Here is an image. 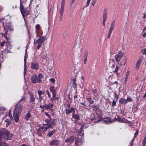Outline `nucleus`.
Masks as SVG:
<instances>
[{
  "label": "nucleus",
  "mask_w": 146,
  "mask_h": 146,
  "mask_svg": "<svg viewBox=\"0 0 146 146\" xmlns=\"http://www.w3.org/2000/svg\"><path fill=\"white\" fill-rule=\"evenodd\" d=\"M37 134L39 136H41L42 134L41 133V130L40 129H39L37 130Z\"/></svg>",
  "instance_id": "09e8293b"
},
{
  "label": "nucleus",
  "mask_w": 146,
  "mask_h": 146,
  "mask_svg": "<svg viewBox=\"0 0 146 146\" xmlns=\"http://www.w3.org/2000/svg\"><path fill=\"white\" fill-rule=\"evenodd\" d=\"M51 120H50V119H46L45 120V121L46 122V124H43V125H47L49 124V123L50 122V121Z\"/></svg>",
  "instance_id": "ea45409f"
},
{
  "label": "nucleus",
  "mask_w": 146,
  "mask_h": 146,
  "mask_svg": "<svg viewBox=\"0 0 146 146\" xmlns=\"http://www.w3.org/2000/svg\"><path fill=\"white\" fill-rule=\"evenodd\" d=\"M31 116V115L29 112H28L27 115H26L25 117V119L27 120H28L29 118Z\"/></svg>",
  "instance_id": "c756f323"
},
{
  "label": "nucleus",
  "mask_w": 146,
  "mask_h": 146,
  "mask_svg": "<svg viewBox=\"0 0 146 146\" xmlns=\"http://www.w3.org/2000/svg\"><path fill=\"white\" fill-rule=\"evenodd\" d=\"M120 68L118 66H117L116 67L115 69L113 71V72H117L119 70Z\"/></svg>",
  "instance_id": "a19ab883"
},
{
  "label": "nucleus",
  "mask_w": 146,
  "mask_h": 146,
  "mask_svg": "<svg viewBox=\"0 0 146 146\" xmlns=\"http://www.w3.org/2000/svg\"><path fill=\"white\" fill-rule=\"evenodd\" d=\"M60 144V141L58 140H54L50 143L51 146L58 145Z\"/></svg>",
  "instance_id": "dca6fc26"
},
{
  "label": "nucleus",
  "mask_w": 146,
  "mask_h": 146,
  "mask_svg": "<svg viewBox=\"0 0 146 146\" xmlns=\"http://www.w3.org/2000/svg\"><path fill=\"white\" fill-rule=\"evenodd\" d=\"M146 142V139H145V138H144L142 142V146H145Z\"/></svg>",
  "instance_id": "49530a36"
},
{
  "label": "nucleus",
  "mask_w": 146,
  "mask_h": 146,
  "mask_svg": "<svg viewBox=\"0 0 146 146\" xmlns=\"http://www.w3.org/2000/svg\"><path fill=\"white\" fill-rule=\"evenodd\" d=\"M123 54L122 53L121 51H119L118 52V54L115 56V58L116 61L118 63L119 62L120 60L122 58Z\"/></svg>",
  "instance_id": "1a4fd4ad"
},
{
  "label": "nucleus",
  "mask_w": 146,
  "mask_h": 146,
  "mask_svg": "<svg viewBox=\"0 0 146 146\" xmlns=\"http://www.w3.org/2000/svg\"><path fill=\"white\" fill-rule=\"evenodd\" d=\"M74 110V111L75 110V109L74 108L72 107H71L69 109H66L65 110L66 113V114L70 113H71L72 111L73 112Z\"/></svg>",
  "instance_id": "412c9836"
},
{
  "label": "nucleus",
  "mask_w": 146,
  "mask_h": 146,
  "mask_svg": "<svg viewBox=\"0 0 146 146\" xmlns=\"http://www.w3.org/2000/svg\"><path fill=\"white\" fill-rule=\"evenodd\" d=\"M92 107H93V110L96 112L99 110V109L96 106L93 105Z\"/></svg>",
  "instance_id": "2f4dec72"
},
{
  "label": "nucleus",
  "mask_w": 146,
  "mask_h": 146,
  "mask_svg": "<svg viewBox=\"0 0 146 146\" xmlns=\"http://www.w3.org/2000/svg\"><path fill=\"white\" fill-rule=\"evenodd\" d=\"M56 119H53L50 122L49 125L51 127V128H53L56 125Z\"/></svg>",
  "instance_id": "aec40b11"
},
{
  "label": "nucleus",
  "mask_w": 146,
  "mask_h": 146,
  "mask_svg": "<svg viewBox=\"0 0 146 146\" xmlns=\"http://www.w3.org/2000/svg\"><path fill=\"white\" fill-rule=\"evenodd\" d=\"M3 141H2L1 140H0V146H2L3 145Z\"/></svg>",
  "instance_id": "680f3d73"
},
{
  "label": "nucleus",
  "mask_w": 146,
  "mask_h": 146,
  "mask_svg": "<svg viewBox=\"0 0 146 146\" xmlns=\"http://www.w3.org/2000/svg\"><path fill=\"white\" fill-rule=\"evenodd\" d=\"M19 146H31L29 145H27L26 144H23L21 145H20Z\"/></svg>",
  "instance_id": "774afa93"
},
{
  "label": "nucleus",
  "mask_w": 146,
  "mask_h": 146,
  "mask_svg": "<svg viewBox=\"0 0 146 146\" xmlns=\"http://www.w3.org/2000/svg\"><path fill=\"white\" fill-rule=\"evenodd\" d=\"M117 101H116V100H113V102L112 103V107H114L116 105V102Z\"/></svg>",
  "instance_id": "79ce46f5"
},
{
  "label": "nucleus",
  "mask_w": 146,
  "mask_h": 146,
  "mask_svg": "<svg viewBox=\"0 0 146 146\" xmlns=\"http://www.w3.org/2000/svg\"><path fill=\"white\" fill-rule=\"evenodd\" d=\"M5 122L7 123H10L11 121L8 119H6L5 121Z\"/></svg>",
  "instance_id": "13d9d810"
},
{
  "label": "nucleus",
  "mask_w": 146,
  "mask_h": 146,
  "mask_svg": "<svg viewBox=\"0 0 146 146\" xmlns=\"http://www.w3.org/2000/svg\"><path fill=\"white\" fill-rule=\"evenodd\" d=\"M39 42V41H38V39L37 40H35L34 41V44L35 45L37 43H38V44Z\"/></svg>",
  "instance_id": "052dcab7"
},
{
  "label": "nucleus",
  "mask_w": 146,
  "mask_h": 146,
  "mask_svg": "<svg viewBox=\"0 0 146 146\" xmlns=\"http://www.w3.org/2000/svg\"><path fill=\"white\" fill-rule=\"evenodd\" d=\"M57 132V131L56 129H53L52 131H49L47 135L48 137H51L53 134L56 133Z\"/></svg>",
  "instance_id": "4be33fe9"
},
{
  "label": "nucleus",
  "mask_w": 146,
  "mask_h": 146,
  "mask_svg": "<svg viewBox=\"0 0 146 146\" xmlns=\"http://www.w3.org/2000/svg\"><path fill=\"white\" fill-rule=\"evenodd\" d=\"M72 117L76 120H79L80 119V116L79 114H76L75 113L74 110L72 112Z\"/></svg>",
  "instance_id": "6ab92c4d"
},
{
  "label": "nucleus",
  "mask_w": 146,
  "mask_h": 146,
  "mask_svg": "<svg viewBox=\"0 0 146 146\" xmlns=\"http://www.w3.org/2000/svg\"><path fill=\"white\" fill-rule=\"evenodd\" d=\"M47 56V54L45 52H42L41 54V57L43 59L46 58Z\"/></svg>",
  "instance_id": "7c9ffc66"
},
{
  "label": "nucleus",
  "mask_w": 146,
  "mask_h": 146,
  "mask_svg": "<svg viewBox=\"0 0 146 146\" xmlns=\"http://www.w3.org/2000/svg\"><path fill=\"white\" fill-rule=\"evenodd\" d=\"M86 102H84L80 103V104L82 105H83L84 107L83 108H85L87 106V105L86 104Z\"/></svg>",
  "instance_id": "de8ad7c7"
},
{
  "label": "nucleus",
  "mask_w": 146,
  "mask_h": 146,
  "mask_svg": "<svg viewBox=\"0 0 146 146\" xmlns=\"http://www.w3.org/2000/svg\"><path fill=\"white\" fill-rule=\"evenodd\" d=\"M138 134V131L137 130L136 131V132L135 133L134 136V138L136 137V136H137V135Z\"/></svg>",
  "instance_id": "4d7b16f0"
},
{
  "label": "nucleus",
  "mask_w": 146,
  "mask_h": 146,
  "mask_svg": "<svg viewBox=\"0 0 146 146\" xmlns=\"http://www.w3.org/2000/svg\"><path fill=\"white\" fill-rule=\"evenodd\" d=\"M84 126V125H83L79 129H77L76 131L78 135L81 136H83L84 135V131L83 130Z\"/></svg>",
  "instance_id": "4468645a"
},
{
  "label": "nucleus",
  "mask_w": 146,
  "mask_h": 146,
  "mask_svg": "<svg viewBox=\"0 0 146 146\" xmlns=\"http://www.w3.org/2000/svg\"><path fill=\"white\" fill-rule=\"evenodd\" d=\"M50 81L54 84L55 80L54 78H51L50 79Z\"/></svg>",
  "instance_id": "6e6d98bb"
},
{
  "label": "nucleus",
  "mask_w": 146,
  "mask_h": 146,
  "mask_svg": "<svg viewBox=\"0 0 146 146\" xmlns=\"http://www.w3.org/2000/svg\"><path fill=\"white\" fill-rule=\"evenodd\" d=\"M26 55H25L24 57V71H25L26 70Z\"/></svg>",
  "instance_id": "72a5a7b5"
},
{
  "label": "nucleus",
  "mask_w": 146,
  "mask_h": 146,
  "mask_svg": "<svg viewBox=\"0 0 146 146\" xmlns=\"http://www.w3.org/2000/svg\"><path fill=\"white\" fill-rule=\"evenodd\" d=\"M40 108H44L46 110H48L50 109V104H45L44 105H43L42 104H40Z\"/></svg>",
  "instance_id": "5701e85b"
},
{
  "label": "nucleus",
  "mask_w": 146,
  "mask_h": 146,
  "mask_svg": "<svg viewBox=\"0 0 146 146\" xmlns=\"http://www.w3.org/2000/svg\"><path fill=\"white\" fill-rule=\"evenodd\" d=\"M88 52L87 51H86L85 52V54L84 55V58H87L88 55Z\"/></svg>",
  "instance_id": "864d4df0"
},
{
  "label": "nucleus",
  "mask_w": 146,
  "mask_h": 146,
  "mask_svg": "<svg viewBox=\"0 0 146 146\" xmlns=\"http://www.w3.org/2000/svg\"><path fill=\"white\" fill-rule=\"evenodd\" d=\"M45 115L47 116L49 119H50V120H51V117L50 116V115L48 114V113L47 112H45Z\"/></svg>",
  "instance_id": "8fccbe9b"
},
{
  "label": "nucleus",
  "mask_w": 146,
  "mask_h": 146,
  "mask_svg": "<svg viewBox=\"0 0 146 146\" xmlns=\"http://www.w3.org/2000/svg\"><path fill=\"white\" fill-rule=\"evenodd\" d=\"M20 9L23 17L24 18L26 15H27L29 14V12L27 8H25L24 6L23 5L21 0H20Z\"/></svg>",
  "instance_id": "7ed1b4c3"
},
{
  "label": "nucleus",
  "mask_w": 146,
  "mask_h": 146,
  "mask_svg": "<svg viewBox=\"0 0 146 146\" xmlns=\"http://www.w3.org/2000/svg\"><path fill=\"white\" fill-rule=\"evenodd\" d=\"M97 0H92V6H94Z\"/></svg>",
  "instance_id": "5fc2aeb1"
},
{
  "label": "nucleus",
  "mask_w": 146,
  "mask_h": 146,
  "mask_svg": "<svg viewBox=\"0 0 146 146\" xmlns=\"http://www.w3.org/2000/svg\"><path fill=\"white\" fill-rule=\"evenodd\" d=\"M64 4L61 3V9L60 11V14H63V11L64 9Z\"/></svg>",
  "instance_id": "a878e982"
},
{
  "label": "nucleus",
  "mask_w": 146,
  "mask_h": 146,
  "mask_svg": "<svg viewBox=\"0 0 146 146\" xmlns=\"http://www.w3.org/2000/svg\"><path fill=\"white\" fill-rule=\"evenodd\" d=\"M3 27L4 28V30L5 31V33L4 35V38L7 39V34L8 31V30L7 29L9 28L10 27V26L9 25L8 26L6 25L5 26L4 25V27Z\"/></svg>",
  "instance_id": "a211bd4d"
},
{
  "label": "nucleus",
  "mask_w": 146,
  "mask_h": 146,
  "mask_svg": "<svg viewBox=\"0 0 146 146\" xmlns=\"http://www.w3.org/2000/svg\"><path fill=\"white\" fill-rule=\"evenodd\" d=\"M48 126L47 127H41L42 129H43L44 128V130L45 131H46L48 128H51V127L48 124Z\"/></svg>",
  "instance_id": "f704fd0d"
},
{
  "label": "nucleus",
  "mask_w": 146,
  "mask_h": 146,
  "mask_svg": "<svg viewBox=\"0 0 146 146\" xmlns=\"http://www.w3.org/2000/svg\"><path fill=\"white\" fill-rule=\"evenodd\" d=\"M39 67V65L37 63H32L31 66V68L33 70H38Z\"/></svg>",
  "instance_id": "2eb2a0df"
},
{
  "label": "nucleus",
  "mask_w": 146,
  "mask_h": 146,
  "mask_svg": "<svg viewBox=\"0 0 146 146\" xmlns=\"http://www.w3.org/2000/svg\"><path fill=\"white\" fill-rule=\"evenodd\" d=\"M26 100V98L25 97H22L21 98L20 100L17 103L21 104V103L23 101H25Z\"/></svg>",
  "instance_id": "e433bc0d"
},
{
  "label": "nucleus",
  "mask_w": 146,
  "mask_h": 146,
  "mask_svg": "<svg viewBox=\"0 0 146 146\" xmlns=\"http://www.w3.org/2000/svg\"><path fill=\"white\" fill-rule=\"evenodd\" d=\"M114 94L115 95L114 98L116 99L115 100H116V101H117L119 98V95L117 94L116 91H115Z\"/></svg>",
  "instance_id": "c9c22d12"
},
{
  "label": "nucleus",
  "mask_w": 146,
  "mask_h": 146,
  "mask_svg": "<svg viewBox=\"0 0 146 146\" xmlns=\"http://www.w3.org/2000/svg\"><path fill=\"white\" fill-rule=\"evenodd\" d=\"M142 61V60L140 58L137 60L135 70H137L138 69L139 66Z\"/></svg>",
  "instance_id": "b1692460"
},
{
  "label": "nucleus",
  "mask_w": 146,
  "mask_h": 146,
  "mask_svg": "<svg viewBox=\"0 0 146 146\" xmlns=\"http://www.w3.org/2000/svg\"><path fill=\"white\" fill-rule=\"evenodd\" d=\"M22 104L17 103L15 105L14 112L21 113L22 110Z\"/></svg>",
  "instance_id": "423d86ee"
},
{
  "label": "nucleus",
  "mask_w": 146,
  "mask_h": 146,
  "mask_svg": "<svg viewBox=\"0 0 146 146\" xmlns=\"http://www.w3.org/2000/svg\"><path fill=\"white\" fill-rule=\"evenodd\" d=\"M35 98L34 95L32 93H30L29 94V102L31 105V108H33L35 104Z\"/></svg>",
  "instance_id": "20e7f679"
},
{
  "label": "nucleus",
  "mask_w": 146,
  "mask_h": 146,
  "mask_svg": "<svg viewBox=\"0 0 146 146\" xmlns=\"http://www.w3.org/2000/svg\"><path fill=\"white\" fill-rule=\"evenodd\" d=\"M50 90L51 92H52L53 95V98H54L56 96V90L54 88V86H51L50 89Z\"/></svg>",
  "instance_id": "f3484780"
},
{
  "label": "nucleus",
  "mask_w": 146,
  "mask_h": 146,
  "mask_svg": "<svg viewBox=\"0 0 146 146\" xmlns=\"http://www.w3.org/2000/svg\"><path fill=\"white\" fill-rule=\"evenodd\" d=\"M38 93L39 96H41L42 94L43 95L44 93L42 92L41 90H39L38 91Z\"/></svg>",
  "instance_id": "a18cd8bd"
},
{
  "label": "nucleus",
  "mask_w": 146,
  "mask_h": 146,
  "mask_svg": "<svg viewBox=\"0 0 146 146\" xmlns=\"http://www.w3.org/2000/svg\"><path fill=\"white\" fill-rule=\"evenodd\" d=\"M107 13H108L107 9H104L103 13L102 21L103 25L104 26H105L106 21L107 18Z\"/></svg>",
  "instance_id": "0eeeda50"
},
{
  "label": "nucleus",
  "mask_w": 146,
  "mask_h": 146,
  "mask_svg": "<svg viewBox=\"0 0 146 146\" xmlns=\"http://www.w3.org/2000/svg\"><path fill=\"white\" fill-rule=\"evenodd\" d=\"M141 53L143 54H146V48H143L141 50Z\"/></svg>",
  "instance_id": "58836bf2"
},
{
  "label": "nucleus",
  "mask_w": 146,
  "mask_h": 146,
  "mask_svg": "<svg viewBox=\"0 0 146 146\" xmlns=\"http://www.w3.org/2000/svg\"><path fill=\"white\" fill-rule=\"evenodd\" d=\"M47 39L46 38L45 36H41L38 39V41H39V43L38 44L37 47V49L39 50L41 46L42 43Z\"/></svg>",
  "instance_id": "39448f33"
},
{
  "label": "nucleus",
  "mask_w": 146,
  "mask_h": 146,
  "mask_svg": "<svg viewBox=\"0 0 146 146\" xmlns=\"http://www.w3.org/2000/svg\"><path fill=\"white\" fill-rule=\"evenodd\" d=\"M3 137L7 139H11L12 138V135L9 131L4 129L3 131H0V140H1Z\"/></svg>",
  "instance_id": "f257e3e1"
},
{
  "label": "nucleus",
  "mask_w": 146,
  "mask_h": 146,
  "mask_svg": "<svg viewBox=\"0 0 146 146\" xmlns=\"http://www.w3.org/2000/svg\"><path fill=\"white\" fill-rule=\"evenodd\" d=\"M1 23L2 25V26L3 27H4V23L3 21V19H0V23Z\"/></svg>",
  "instance_id": "3c124183"
},
{
  "label": "nucleus",
  "mask_w": 146,
  "mask_h": 146,
  "mask_svg": "<svg viewBox=\"0 0 146 146\" xmlns=\"http://www.w3.org/2000/svg\"><path fill=\"white\" fill-rule=\"evenodd\" d=\"M126 62V59L124 58V59H123V60L121 61L120 63V65L121 66H124L125 65V63Z\"/></svg>",
  "instance_id": "bb28decb"
},
{
  "label": "nucleus",
  "mask_w": 146,
  "mask_h": 146,
  "mask_svg": "<svg viewBox=\"0 0 146 146\" xmlns=\"http://www.w3.org/2000/svg\"><path fill=\"white\" fill-rule=\"evenodd\" d=\"M86 100H87L88 102L90 103V104H92L94 103V101L92 100V98H86Z\"/></svg>",
  "instance_id": "cd10ccee"
},
{
  "label": "nucleus",
  "mask_w": 146,
  "mask_h": 146,
  "mask_svg": "<svg viewBox=\"0 0 146 146\" xmlns=\"http://www.w3.org/2000/svg\"><path fill=\"white\" fill-rule=\"evenodd\" d=\"M90 0H87L86 4L85 7H87L90 4Z\"/></svg>",
  "instance_id": "603ef678"
},
{
  "label": "nucleus",
  "mask_w": 146,
  "mask_h": 146,
  "mask_svg": "<svg viewBox=\"0 0 146 146\" xmlns=\"http://www.w3.org/2000/svg\"><path fill=\"white\" fill-rule=\"evenodd\" d=\"M117 118L115 117L114 118V121L116 120L120 122H124L125 123H129V121L127 120L125 121L124 118L121 119L118 115H117Z\"/></svg>",
  "instance_id": "9b49d317"
},
{
  "label": "nucleus",
  "mask_w": 146,
  "mask_h": 146,
  "mask_svg": "<svg viewBox=\"0 0 146 146\" xmlns=\"http://www.w3.org/2000/svg\"><path fill=\"white\" fill-rule=\"evenodd\" d=\"M104 123L106 124H108V123L110 124L112 123L113 122V121L111 120L110 119H109L108 120H104Z\"/></svg>",
  "instance_id": "c85d7f7f"
},
{
  "label": "nucleus",
  "mask_w": 146,
  "mask_h": 146,
  "mask_svg": "<svg viewBox=\"0 0 146 146\" xmlns=\"http://www.w3.org/2000/svg\"><path fill=\"white\" fill-rule=\"evenodd\" d=\"M46 92H47V94H48V97L50 98V96H50V94L49 93V91L48 90H46Z\"/></svg>",
  "instance_id": "0e129e2a"
},
{
  "label": "nucleus",
  "mask_w": 146,
  "mask_h": 146,
  "mask_svg": "<svg viewBox=\"0 0 146 146\" xmlns=\"http://www.w3.org/2000/svg\"><path fill=\"white\" fill-rule=\"evenodd\" d=\"M72 80L73 81L72 86L75 89H76L77 84L76 82V78H73Z\"/></svg>",
  "instance_id": "393cba45"
},
{
  "label": "nucleus",
  "mask_w": 146,
  "mask_h": 146,
  "mask_svg": "<svg viewBox=\"0 0 146 146\" xmlns=\"http://www.w3.org/2000/svg\"><path fill=\"white\" fill-rule=\"evenodd\" d=\"M63 15V14H60V21L62 20Z\"/></svg>",
  "instance_id": "e2e57ef3"
},
{
  "label": "nucleus",
  "mask_w": 146,
  "mask_h": 146,
  "mask_svg": "<svg viewBox=\"0 0 146 146\" xmlns=\"http://www.w3.org/2000/svg\"><path fill=\"white\" fill-rule=\"evenodd\" d=\"M20 114L21 113H18L13 112V116L14 120L16 122H19V116L20 115Z\"/></svg>",
  "instance_id": "ddd939ff"
},
{
  "label": "nucleus",
  "mask_w": 146,
  "mask_h": 146,
  "mask_svg": "<svg viewBox=\"0 0 146 146\" xmlns=\"http://www.w3.org/2000/svg\"><path fill=\"white\" fill-rule=\"evenodd\" d=\"M115 22V21L113 20L111 23V27L110 28L108 33L107 36V38H110L112 32L114 28Z\"/></svg>",
  "instance_id": "6e6552de"
},
{
  "label": "nucleus",
  "mask_w": 146,
  "mask_h": 146,
  "mask_svg": "<svg viewBox=\"0 0 146 146\" xmlns=\"http://www.w3.org/2000/svg\"><path fill=\"white\" fill-rule=\"evenodd\" d=\"M126 100L128 102H132V99L130 96H128Z\"/></svg>",
  "instance_id": "c03bdc74"
},
{
  "label": "nucleus",
  "mask_w": 146,
  "mask_h": 146,
  "mask_svg": "<svg viewBox=\"0 0 146 146\" xmlns=\"http://www.w3.org/2000/svg\"><path fill=\"white\" fill-rule=\"evenodd\" d=\"M74 140V137L73 136H71L65 139V141L66 143H69V144H70L73 143Z\"/></svg>",
  "instance_id": "9d476101"
},
{
  "label": "nucleus",
  "mask_w": 146,
  "mask_h": 146,
  "mask_svg": "<svg viewBox=\"0 0 146 146\" xmlns=\"http://www.w3.org/2000/svg\"><path fill=\"white\" fill-rule=\"evenodd\" d=\"M5 43V41H3V42H1V47H3V45H4Z\"/></svg>",
  "instance_id": "338daca9"
},
{
  "label": "nucleus",
  "mask_w": 146,
  "mask_h": 146,
  "mask_svg": "<svg viewBox=\"0 0 146 146\" xmlns=\"http://www.w3.org/2000/svg\"><path fill=\"white\" fill-rule=\"evenodd\" d=\"M40 25L38 24H37L35 26V28L36 30V32L37 33H38V30L40 29Z\"/></svg>",
  "instance_id": "473e14b6"
},
{
  "label": "nucleus",
  "mask_w": 146,
  "mask_h": 146,
  "mask_svg": "<svg viewBox=\"0 0 146 146\" xmlns=\"http://www.w3.org/2000/svg\"><path fill=\"white\" fill-rule=\"evenodd\" d=\"M39 96V102H40V104H42V100L43 99V97L41 96Z\"/></svg>",
  "instance_id": "37998d69"
},
{
  "label": "nucleus",
  "mask_w": 146,
  "mask_h": 146,
  "mask_svg": "<svg viewBox=\"0 0 146 146\" xmlns=\"http://www.w3.org/2000/svg\"><path fill=\"white\" fill-rule=\"evenodd\" d=\"M113 84H117V86L118 84V82L117 81H115L114 82H111V85H113Z\"/></svg>",
  "instance_id": "bf43d9fd"
},
{
  "label": "nucleus",
  "mask_w": 146,
  "mask_h": 146,
  "mask_svg": "<svg viewBox=\"0 0 146 146\" xmlns=\"http://www.w3.org/2000/svg\"><path fill=\"white\" fill-rule=\"evenodd\" d=\"M83 143L81 138H78L75 140V144L76 146H82Z\"/></svg>",
  "instance_id": "f8f14e48"
},
{
  "label": "nucleus",
  "mask_w": 146,
  "mask_h": 146,
  "mask_svg": "<svg viewBox=\"0 0 146 146\" xmlns=\"http://www.w3.org/2000/svg\"><path fill=\"white\" fill-rule=\"evenodd\" d=\"M44 79L43 75L41 74H39L38 76L33 75L31 78V81L32 83L35 84L37 83H41L42 82L41 79Z\"/></svg>",
  "instance_id": "f03ea898"
},
{
  "label": "nucleus",
  "mask_w": 146,
  "mask_h": 146,
  "mask_svg": "<svg viewBox=\"0 0 146 146\" xmlns=\"http://www.w3.org/2000/svg\"><path fill=\"white\" fill-rule=\"evenodd\" d=\"M125 99L123 98H121L119 100V103L123 104L124 103V101H125Z\"/></svg>",
  "instance_id": "4c0bfd02"
},
{
  "label": "nucleus",
  "mask_w": 146,
  "mask_h": 146,
  "mask_svg": "<svg viewBox=\"0 0 146 146\" xmlns=\"http://www.w3.org/2000/svg\"><path fill=\"white\" fill-rule=\"evenodd\" d=\"M3 146H9V144L8 143H5L4 141V143H3Z\"/></svg>",
  "instance_id": "69168bd1"
}]
</instances>
